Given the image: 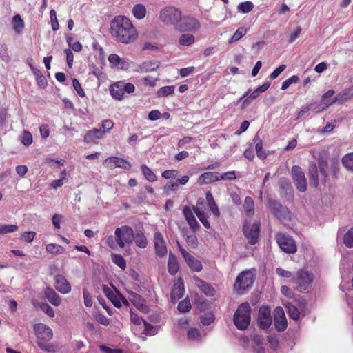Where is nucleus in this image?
I'll use <instances>...</instances> for the list:
<instances>
[{
	"mask_svg": "<svg viewBox=\"0 0 353 353\" xmlns=\"http://www.w3.org/2000/svg\"><path fill=\"white\" fill-rule=\"evenodd\" d=\"M20 141L24 145H30L32 143V137L31 133L27 130H24L20 137Z\"/></svg>",
	"mask_w": 353,
	"mask_h": 353,
	"instance_id": "obj_48",
	"label": "nucleus"
},
{
	"mask_svg": "<svg viewBox=\"0 0 353 353\" xmlns=\"http://www.w3.org/2000/svg\"><path fill=\"white\" fill-rule=\"evenodd\" d=\"M313 281V274L305 269L299 270L296 276L292 279L296 284V289L301 292L308 290L312 286Z\"/></svg>",
	"mask_w": 353,
	"mask_h": 353,
	"instance_id": "obj_4",
	"label": "nucleus"
},
{
	"mask_svg": "<svg viewBox=\"0 0 353 353\" xmlns=\"http://www.w3.org/2000/svg\"><path fill=\"white\" fill-rule=\"evenodd\" d=\"M46 251L53 254H60L64 252V248L60 245L55 243L48 244L46 247Z\"/></svg>",
	"mask_w": 353,
	"mask_h": 353,
	"instance_id": "obj_39",
	"label": "nucleus"
},
{
	"mask_svg": "<svg viewBox=\"0 0 353 353\" xmlns=\"http://www.w3.org/2000/svg\"><path fill=\"white\" fill-rule=\"evenodd\" d=\"M108 61L114 67H118L120 64L123 65L125 63V61H123L122 59L116 54H111L109 55Z\"/></svg>",
	"mask_w": 353,
	"mask_h": 353,
	"instance_id": "obj_49",
	"label": "nucleus"
},
{
	"mask_svg": "<svg viewBox=\"0 0 353 353\" xmlns=\"http://www.w3.org/2000/svg\"><path fill=\"white\" fill-rule=\"evenodd\" d=\"M299 81V77L297 75H293L282 83L281 90H286L291 84L297 83Z\"/></svg>",
	"mask_w": 353,
	"mask_h": 353,
	"instance_id": "obj_52",
	"label": "nucleus"
},
{
	"mask_svg": "<svg viewBox=\"0 0 353 353\" xmlns=\"http://www.w3.org/2000/svg\"><path fill=\"white\" fill-rule=\"evenodd\" d=\"M344 243L348 248L353 247V228L345 234Z\"/></svg>",
	"mask_w": 353,
	"mask_h": 353,
	"instance_id": "obj_54",
	"label": "nucleus"
},
{
	"mask_svg": "<svg viewBox=\"0 0 353 353\" xmlns=\"http://www.w3.org/2000/svg\"><path fill=\"white\" fill-rule=\"evenodd\" d=\"M308 175L310 185L313 188H316L319 185V173L316 164L314 162H311L309 165Z\"/></svg>",
	"mask_w": 353,
	"mask_h": 353,
	"instance_id": "obj_23",
	"label": "nucleus"
},
{
	"mask_svg": "<svg viewBox=\"0 0 353 353\" xmlns=\"http://www.w3.org/2000/svg\"><path fill=\"white\" fill-rule=\"evenodd\" d=\"M36 236V232L33 231L25 232L21 236V239L27 242L30 243L33 241Z\"/></svg>",
	"mask_w": 353,
	"mask_h": 353,
	"instance_id": "obj_58",
	"label": "nucleus"
},
{
	"mask_svg": "<svg viewBox=\"0 0 353 353\" xmlns=\"http://www.w3.org/2000/svg\"><path fill=\"white\" fill-rule=\"evenodd\" d=\"M0 58L5 62H8L10 60V57L7 52V46L2 44L0 46Z\"/></svg>",
	"mask_w": 353,
	"mask_h": 353,
	"instance_id": "obj_61",
	"label": "nucleus"
},
{
	"mask_svg": "<svg viewBox=\"0 0 353 353\" xmlns=\"http://www.w3.org/2000/svg\"><path fill=\"white\" fill-rule=\"evenodd\" d=\"M168 269L170 274L174 275L179 270V265L176 256L170 252L168 262Z\"/></svg>",
	"mask_w": 353,
	"mask_h": 353,
	"instance_id": "obj_29",
	"label": "nucleus"
},
{
	"mask_svg": "<svg viewBox=\"0 0 353 353\" xmlns=\"http://www.w3.org/2000/svg\"><path fill=\"white\" fill-rule=\"evenodd\" d=\"M18 226L12 224L0 225V235L12 233L18 230Z\"/></svg>",
	"mask_w": 353,
	"mask_h": 353,
	"instance_id": "obj_41",
	"label": "nucleus"
},
{
	"mask_svg": "<svg viewBox=\"0 0 353 353\" xmlns=\"http://www.w3.org/2000/svg\"><path fill=\"white\" fill-rule=\"evenodd\" d=\"M104 163L106 167L110 169H114L115 168H121L125 170L131 168V164L130 162L117 157H112L107 158Z\"/></svg>",
	"mask_w": 353,
	"mask_h": 353,
	"instance_id": "obj_16",
	"label": "nucleus"
},
{
	"mask_svg": "<svg viewBox=\"0 0 353 353\" xmlns=\"http://www.w3.org/2000/svg\"><path fill=\"white\" fill-rule=\"evenodd\" d=\"M342 163L347 170L353 171V152L345 154L342 159Z\"/></svg>",
	"mask_w": 353,
	"mask_h": 353,
	"instance_id": "obj_44",
	"label": "nucleus"
},
{
	"mask_svg": "<svg viewBox=\"0 0 353 353\" xmlns=\"http://www.w3.org/2000/svg\"><path fill=\"white\" fill-rule=\"evenodd\" d=\"M72 85H73L74 89L77 91V92L78 93V94L80 97L85 96V92H84L83 90L82 89L79 81L77 79H74L72 80Z\"/></svg>",
	"mask_w": 353,
	"mask_h": 353,
	"instance_id": "obj_63",
	"label": "nucleus"
},
{
	"mask_svg": "<svg viewBox=\"0 0 353 353\" xmlns=\"http://www.w3.org/2000/svg\"><path fill=\"white\" fill-rule=\"evenodd\" d=\"M154 243L157 254L159 257H163L167 254V247L164 239L160 232H156L154 234Z\"/></svg>",
	"mask_w": 353,
	"mask_h": 353,
	"instance_id": "obj_17",
	"label": "nucleus"
},
{
	"mask_svg": "<svg viewBox=\"0 0 353 353\" xmlns=\"http://www.w3.org/2000/svg\"><path fill=\"white\" fill-rule=\"evenodd\" d=\"M318 165L320 169L321 181L323 182V183H325L327 176V162L326 160H324L322 157H321L318 159Z\"/></svg>",
	"mask_w": 353,
	"mask_h": 353,
	"instance_id": "obj_30",
	"label": "nucleus"
},
{
	"mask_svg": "<svg viewBox=\"0 0 353 353\" xmlns=\"http://www.w3.org/2000/svg\"><path fill=\"white\" fill-rule=\"evenodd\" d=\"M132 13L137 19H142L145 17L146 9L142 4H137L133 7Z\"/></svg>",
	"mask_w": 353,
	"mask_h": 353,
	"instance_id": "obj_34",
	"label": "nucleus"
},
{
	"mask_svg": "<svg viewBox=\"0 0 353 353\" xmlns=\"http://www.w3.org/2000/svg\"><path fill=\"white\" fill-rule=\"evenodd\" d=\"M103 292L116 307L119 308L121 307L119 296H118L116 292H114L110 288L108 287L107 285H103Z\"/></svg>",
	"mask_w": 353,
	"mask_h": 353,
	"instance_id": "obj_26",
	"label": "nucleus"
},
{
	"mask_svg": "<svg viewBox=\"0 0 353 353\" xmlns=\"http://www.w3.org/2000/svg\"><path fill=\"white\" fill-rule=\"evenodd\" d=\"M141 171L145 176V177L150 182L155 181L157 180V176L154 174V172L149 168L147 165H141Z\"/></svg>",
	"mask_w": 353,
	"mask_h": 353,
	"instance_id": "obj_43",
	"label": "nucleus"
},
{
	"mask_svg": "<svg viewBox=\"0 0 353 353\" xmlns=\"http://www.w3.org/2000/svg\"><path fill=\"white\" fill-rule=\"evenodd\" d=\"M193 210L194 212L196 214V215L199 218V221L202 223L203 226L205 228L209 229L210 228V224L208 221L205 214L195 207H193Z\"/></svg>",
	"mask_w": 353,
	"mask_h": 353,
	"instance_id": "obj_40",
	"label": "nucleus"
},
{
	"mask_svg": "<svg viewBox=\"0 0 353 353\" xmlns=\"http://www.w3.org/2000/svg\"><path fill=\"white\" fill-rule=\"evenodd\" d=\"M286 68V65L283 64L279 65L277 68H276L270 74V79H274L277 78L280 74L284 71V70Z\"/></svg>",
	"mask_w": 353,
	"mask_h": 353,
	"instance_id": "obj_62",
	"label": "nucleus"
},
{
	"mask_svg": "<svg viewBox=\"0 0 353 353\" xmlns=\"http://www.w3.org/2000/svg\"><path fill=\"white\" fill-rule=\"evenodd\" d=\"M276 241L280 248L286 253H295L296 245L293 239L283 234L276 235Z\"/></svg>",
	"mask_w": 353,
	"mask_h": 353,
	"instance_id": "obj_9",
	"label": "nucleus"
},
{
	"mask_svg": "<svg viewBox=\"0 0 353 353\" xmlns=\"http://www.w3.org/2000/svg\"><path fill=\"white\" fill-rule=\"evenodd\" d=\"M236 178L234 171H229L223 174L219 173V181L234 180Z\"/></svg>",
	"mask_w": 353,
	"mask_h": 353,
	"instance_id": "obj_55",
	"label": "nucleus"
},
{
	"mask_svg": "<svg viewBox=\"0 0 353 353\" xmlns=\"http://www.w3.org/2000/svg\"><path fill=\"white\" fill-rule=\"evenodd\" d=\"M194 41L195 38L194 35L189 33H185L180 37L179 43L181 46H189L192 45Z\"/></svg>",
	"mask_w": 353,
	"mask_h": 353,
	"instance_id": "obj_37",
	"label": "nucleus"
},
{
	"mask_svg": "<svg viewBox=\"0 0 353 353\" xmlns=\"http://www.w3.org/2000/svg\"><path fill=\"white\" fill-rule=\"evenodd\" d=\"M247 33V29L243 27L239 28L231 39L229 40V43H232L239 41L241 38H242Z\"/></svg>",
	"mask_w": 353,
	"mask_h": 353,
	"instance_id": "obj_45",
	"label": "nucleus"
},
{
	"mask_svg": "<svg viewBox=\"0 0 353 353\" xmlns=\"http://www.w3.org/2000/svg\"><path fill=\"white\" fill-rule=\"evenodd\" d=\"M45 297L54 306H59L61 303V298L51 288H46L43 291Z\"/></svg>",
	"mask_w": 353,
	"mask_h": 353,
	"instance_id": "obj_22",
	"label": "nucleus"
},
{
	"mask_svg": "<svg viewBox=\"0 0 353 353\" xmlns=\"http://www.w3.org/2000/svg\"><path fill=\"white\" fill-rule=\"evenodd\" d=\"M201 27L200 22L192 17H184L181 20V23L175 26V29L179 32H188L199 30Z\"/></svg>",
	"mask_w": 353,
	"mask_h": 353,
	"instance_id": "obj_11",
	"label": "nucleus"
},
{
	"mask_svg": "<svg viewBox=\"0 0 353 353\" xmlns=\"http://www.w3.org/2000/svg\"><path fill=\"white\" fill-rule=\"evenodd\" d=\"M179 188L178 182L176 180L175 181H168L165 187L164 190L166 192H174L176 191Z\"/></svg>",
	"mask_w": 353,
	"mask_h": 353,
	"instance_id": "obj_59",
	"label": "nucleus"
},
{
	"mask_svg": "<svg viewBox=\"0 0 353 353\" xmlns=\"http://www.w3.org/2000/svg\"><path fill=\"white\" fill-rule=\"evenodd\" d=\"M254 283V275L250 270H245L241 272L236 279L234 288L241 294L245 290L250 288Z\"/></svg>",
	"mask_w": 353,
	"mask_h": 353,
	"instance_id": "obj_6",
	"label": "nucleus"
},
{
	"mask_svg": "<svg viewBox=\"0 0 353 353\" xmlns=\"http://www.w3.org/2000/svg\"><path fill=\"white\" fill-rule=\"evenodd\" d=\"M110 33L119 43L130 44L135 41L138 32L132 21L125 16H116L110 22Z\"/></svg>",
	"mask_w": 353,
	"mask_h": 353,
	"instance_id": "obj_1",
	"label": "nucleus"
},
{
	"mask_svg": "<svg viewBox=\"0 0 353 353\" xmlns=\"http://www.w3.org/2000/svg\"><path fill=\"white\" fill-rule=\"evenodd\" d=\"M112 260L116 265H117L121 269L123 270L125 268L126 263L124 258L121 255L112 254Z\"/></svg>",
	"mask_w": 353,
	"mask_h": 353,
	"instance_id": "obj_47",
	"label": "nucleus"
},
{
	"mask_svg": "<svg viewBox=\"0 0 353 353\" xmlns=\"http://www.w3.org/2000/svg\"><path fill=\"white\" fill-rule=\"evenodd\" d=\"M12 25L14 31L19 34L24 28V22L19 14L13 17Z\"/></svg>",
	"mask_w": 353,
	"mask_h": 353,
	"instance_id": "obj_31",
	"label": "nucleus"
},
{
	"mask_svg": "<svg viewBox=\"0 0 353 353\" xmlns=\"http://www.w3.org/2000/svg\"><path fill=\"white\" fill-rule=\"evenodd\" d=\"M269 206L272 212L280 220H288L290 218V212L288 209L282 205L279 202L270 199L268 200Z\"/></svg>",
	"mask_w": 353,
	"mask_h": 353,
	"instance_id": "obj_12",
	"label": "nucleus"
},
{
	"mask_svg": "<svg viewBox=\"0 0 353 353\" xmlns=\"http://www.w3.org/2000/svg\"><path fill=\"white\" fill-rule=\"evenodd\" d=\"M188 339L190 341H199L201 333L196 328H190L188 332Z\"/></svg>",
	"mask_w": 353,
	"mask_h": 353,
	"instance_id": "obj_51",
	"label": "nucleus"
},
{
	"mask_svg": "<svg viewBox=\"0 0 353 353\" xmlns=\"http://www.w3.org/2000/svg\"><path fill=\"white\" fill-rule=\"evenodd\" d=\"M219 181V172H207L201 174L198 179L200 185L210 184Z\"/></svg>",
	"mask_w": 353,
	"mask_h": 353,
	"instance_id": "obj_24",
	"label": "nucleus"
},
{
	"mask_svg": "<svg viewBox=\"0 0 353 353\" xmlns=\"http://www.w3.org/2000/svg\"><path fill=\"white\" fill-rule=\"evenodd\" d=\"M260 232V223L254 222L252 224L245 223L243 226V233L251 245L258 241Z\"/></svg>",
	"mask_w": 353,
	"mask_h": 353,
	"instance_id": "obj_10",
	"label": "nucleus"
},
{
	"mask_svg": "<svg viewBox=\"0 0 353 353\" xmlns=\"http://www.w3.org/2000/svg\"><path fill=\"white\" fill-rule=\"evenodd\" d=\"M253 3L249 1L239 3L237 7L238 10L242 13H248L253 9Z\"/></svg>",
	"mask_w": 353,
	"mask_h": 353,
	"instance_id": "obj_46",
	"label": "nucleus"
},
{
	"mask_svg": "<svg viewBox=\"0 0 353 353\" xmlns=\"http://www.w3.org/2000/svg\"><path fill=\"white\" fill-rule=\"evenodd\" d=\"M34 331L37 336L38 346L43 351L54 352L55 346L51 343H48L53 336L52 329L45 324L37 323L34 325Z\"/></svg>",
	"mask_w": 353,
	"mask_h": 353,
	"instance_id": "obj_2",
	"label": "nucleus"
},
{
	"mask_svg": "<svg viewBox=\"0 0 353 353\" xmlns=\"http://www.w3.org/2000/svg\"><path fill=\"white\" fill-rule=\"evenodd\" d=\"M114 126V123L110 119L103 120L101 123V131L104 132V135L108 132Z\"/></svg>",
	"mask_w": 353,
	"mask_h": 353,
	"instance_id": "obj_56",
	"label": "nucleus"
},
{
	"mask_svg": "<svg viewBox=\"0 0 353 353\" xmlns=\"http://www.w3.org/2000/svg\"><path fill=\"white\" fill-rule=\"evenodd\" d=\"M83 302L84 305L88 307H90L92 305L93 301H92V297L90 292L86 290H83Z\"/></svg>",
	"mask_w": 353,
	"mask_h": 353,
	"instance_id": "obj_57",
	"label": "nucleus"
},
{
	"mask_svg": "<svg viewBox=\"0 0 353 353\" xmlns=\"http://www.w3.org/2000/svg\"><path fill=\"white\" fill-rule=\"evenodd\" d=\"M251 307L248 303L241 304L234 314V323L237 329L244 330L248 328L251 320Z\"/></svg>",
	"mask_w": 353,
	"mask_h": 353,
	"instance_id": "obj_3",
	"label": "nucleus"
},
{
	"mask_svg": "<svg viewBox=\"0 0 353 353\" xmlns=\"http://www.w3.org/2000/svg\"><path fill=\"white\" fill-rule=\"evenodd\" d=\"M289 316L294 320H297L299 317L300 313L298 309L292 304H288L286 305Z\"/></svg>",
	"mask_w": 353,
	"mask_h": 353,
	"instance_id": "obj_50",
	"label": "nucleus"
},
{
	"mask_svg": "<svg viewBox=\"0 0 353 353\" xmlns=\"http://www.w3.org/2000/svg\"><path fill=\"white\" fill-rule=\"evenodd\" d=\"M196 285L199 290L208 296H214L216 294V290L210 283L203 281L198 276L194 278Z\"/></svg>",
	"mask_w": 353,
	"mask_h": 353,
	"instance_id": "obj_20",
	"label": "nucleus"
},
{
	"mask_svg": "<svg viewBox=\"0 0 353 353\" xmlns=\"http://www.w3.org/2000/svg\"><path fill=\"white\" fill-rule=\"evenodd\" d=\"M254 143H255V149L256 151L257 157L259 159H264L266 158V154L264 151H263V141L259 138V135L256 134L254 137Z\"/></svg>",
	"mask_w": 353,
	"mask_h": 353,
	"instance_id": "obj_32",
	"label": "nucleus"
},
{
	"mask_svg": "<svg viewBox=\"0 0 353 353\" xmlns=\"http://www.w3.org/2000/svg\"><path fill=\"white\" fill-rule=\"evenodd\" d=\"M191 308L190 302L187 299L180 301L178 304V310L180 312L185 313L188 312Z\"/></svg>",
	"mask_w": 353,
	"mask_h": 353,
	"instance_id": "obj_53",
	"label": "nucleus"
},
{
	"mask_svg": "<svg viewBox=\"0 0 353 353\" xmlns=\"http://www.w3.org/2000/svg\"><path fill=\"white\" fill-rule=\"evenodd\" d=\"M352 98H353V86L344 89L333 99L329 100V101H327V106H330L335 102H339L341 104Z\"/></svg>",
	"mask_w": 353,
	"mask_h": 353,
	"instance_id": "obj_18",
	"label": "nucleus"
},
{
	"mask_svg": "<svg viewBox=\"0 0 353 353\" xmlns=\"http://www.w3.org/2000/svg\"><path fill=\"white\" fill-rule=\"evenodd\" d=\"M274 325L279 332H282L287 327V319L284 310L281 307H276L274 311Z\"/></svg>",
	"mask_w": 353,
	"mask_h": 353,
	"instance_id": "obj_14",
	"label": "nucleus"
},
{
	"mask_svg": "<svg viewBox=\"0 0 353 353\" xmlns=\"http://www.w3.org/2000/svg\"><path fill=\"white\" fill-rule=\"evenodd\" d=\"M184 286L182 279H179L174 284L171 291V299L172 301L179 300L183 296Z\"/></svg>",
	"mask_w": 353,
	"mask_h": 353,
	"instance_id": "obj_25",
	"label": "nucleus"
},
{
	"mask_svg": "<svg viewBox=\"0 0 353 353\" xmlns=\"http://www.w3.org/2000/svg\"><path fill=\"white\" fill-rule=\"evenodd\" d=\"M160 62L159 61H145L140 65V70L142 72H150L154 71L159 67Z\"/></svg>",
	"mask_w": 353,
	"mask_h": 353,
	"instance_id": "obj_28",
	"label": "nucleus"
},
{
	"mask_svg": "<svg viewBox=\"0 0 353 353\" xmlns=\"http://www.w3.org/2000/svg\"><path fill=\"white\" fill-rule=\"evenodd\" d=\"M257 321L261 329L265 330L270 326L272 324V318L269 307L263 306L259 309Z\"/></svg>",
	"mask_w": 353,
	"mask_h": 353,
	"instance_id": "obj_13",
	"label": "nucleus"
},
{
	"mask_svg": "<svg viewBox=\"0 0 353 353\" xmlns=\"http://www.w3.org/2000/svg\"><path fill=\"white\" fill-rule=\"evenodd\" d=\"M206 200L208 201L209 208H210L213 214L216 217L219 216L220 212H219V208H218V207L214 200V198L210 192H208L206 194Z\"/></svg>",
	"mask_w": 353,
	"mask_h": 353,
	"instance_id": "obj_33",
	"label": "nucleus"
},
{
	"mask_svg": "<svg viewBox=\"0 0 353 353\" xmlns=\"http://www.w3.org/2000/svg\"><path fill=\"white\" fill-rule=\"evenodd\" d=\"M32 304L35 307H39L43 312L50 317L54 316V312L53 308L46 303H37L36 301H32Z\"/></svg>",
	"mask_w": 353,
	"mask_h": 353,
	"instance_id": "obj_36",
	"label": "nucleus"
},
{
	"mask_svg": "<svg viewBox=\"0 0 353 353\" xmlns=\"http://www.w3.org/2000/svg\"><path fill=\"white\" fill-rule=\"evenodd\" d=\"M174 86L168 85L161 88L157 92L159 97H165L174 92Z\"/></svg>",
	"mask_w": 353,
	"mask_h": 353,
	"instance_id": "obj_42",
	"label": "nucleus"
},
{
	"mask_svg": "<svg viewBox=\"0 0 353 353\" xmlns=\"http://www.w3.org/2000/svg\"><path fill=\"white\" fill-rule=\"evenodd\" d=\"M159 18L164 23L176 26L181 20V12L175 7L168 6L161 10Z\"/></svg>",
	"mask_w": 353,
	"mask_h": 353,
	"instance_id": "obj_7",
	"label": "nucleus"
},
{
	"mask_svg": "<svg viewBox=\"0 0 353 353\" xmlns=\"http://www.w3.org/2000/svg\"><path fill=\"white\" fill-rule=\"evenodd\" d=\"M193 208H191L190 207L185 206L183 208V215L186 219V221L194 218V215L193 214Z\"/></svg>",
	"mask_w": 353,
	"mask_h": 353,
	"instance_id": "obj_64",
	"label": "nucleus"
},
{
	"mask_svg": "<svg viewBox=\"0 0 353 353\" xmlns=\"http://www.w3.org/2000/svg\"><path fill=\"white\" fill-rule=\"evenodd\" d=\"M254 203L253 199L249 196L245 197L243 203V208L247 216H251L254 214Z\"/></svg>",
	"mask_w": 353,
	"mask_h": 353,
	"instance_id": "obj_35",
	"label": "nucleus"
},
{
	"mask_svg": "<svg viewBox=\"0 0 353 353\" xmlns=\"http://www.w3.org/2000/svg\"><path fill=\"white\" fill-rule=\"evenodd\" d=\"M110 92L114 99L121 100L124 95L122 82L119 81L112 84L110 88Z\"/></svg>",
	"mask_w": 353,
	"mask_h": 353,
	"instance_id": "obj_27",
	"label": "nucleus"
},
{
	"mask_svg": "<svg viewBox=\"0 0 353 353\" xmlns=\"http://www.w3.org/2000/svg\"><path fill=\"white\" fill-rule=\"evenodd\" d=\"M179 172L177 170H165L162 172L161 175L166 179H175L179 176Z\"/></svg>",
	"mask_w": 353,
	"mask_h": 353,
	"instance_id": "obj_60",
	"label": "nucleus"
},
{
	"mask_svg": "<svg viewBox=\"0 0 353 353\" xmlns=\"http://www.w3.org/2000/svg\"><path fill=\"white\" fill-rule=\"evenodd\" d=\"M291 174L296 189L301 192H305L307 190V184L302 168L298 165H293Z\"/></svg>",
	"mask_w": 353,
	"mask_h": 353,
	"instance_id": "obj_8",
	"label": "nucleus"
},
{
	"mask_svg": "<svg viewBox=\"0 0 353 353\" xmlns=\"http://www.w3.org/2000/svg\"><path fill=\"white\" fill-rule=\"evenodd\" d=\"M115 239L119 248H123L132 243L134 237L133 229L128 225L117 228L114 231Z\"/></svg>",
	"mask_w": 353,
	"mask_h": 353,
	"instance_id": "obj_5",
	"label": "nucleus"
},
{
	"mask_svg": "<svg viewBox=\"0 0 353 353\" xmlns=\"http://www.w3.org/2000/svg\"><path fill=\"white\" fill-rule=\"evenodd\" d=\"M137 246L141 248H146L148 245L147 239L142 232H137L134 234V239Z\"/></svg>",
	"mask_w": 353,
	"mask_h": 353,
	"instance_id": "obj_38",
	"label": "nucleus"
},
{
	"mask_svg": "<svg viewBox=\"0 0 353 353\" xmlns=\"http://www.w3.org/2000/svg\"><path fill=\"white\" fill-rule=\"evenodd\" d=\"M55 288L63 294H68L71 291V285L62 274H57L54 277Z\"/></svg>",
	"mask_w": 353,
	"mask_h": 353,
	"instance_id": "obj_19",
	"label": "nucleus"
},
{
	"mask_svg": "<svg viewBox=\"0 0 353 353\" xmlns=\"http://www.w3.org/2000/svg\"><path fill=\"white\" fill-rule=\"evenodd\" d=\"M179 250L188 265V266L194 272H200L202 270V264L201 263L192 256L190 254H189L184 248H181L180 245H179Z\"/></svg>",
	"mask_w": 353,
	"mask_h": 353,
	"instance_id": "obj_15",
	"label": "nucleus"
},
{
	"mask_svg": "<svg viewBox=\"0 0 353 353\" xmlns=\"http://www.w3.org/2000/svg\"><path fill=\"white\" fill-rule=\"evenodd\" d=\"M104 137V132L101 129L94 128L89 130L84 136V142L86 143H96L98 139H101Z\"/></svg>",
	"mask_w": 353,
	"mask_h": 353,
	"instance_id": "obj_21",
	"label": "nucleus"
}]
</instances>
